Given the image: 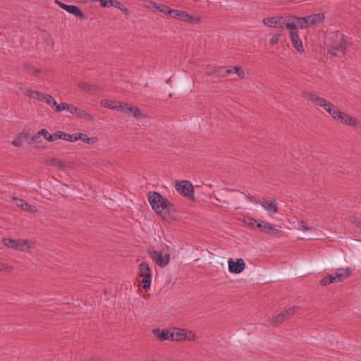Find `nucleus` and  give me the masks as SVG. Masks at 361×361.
I'll use <instances>...</instances> for the list:
<instances>
[{"label": "nucleus", "mask_w": 361, "mask_h": 361, "mask_svg": "<svg viewBox=\"0 0 361 361\" xmlns=\"http://www.w3.org/2000/svg\"><path fill=\"white\" fill-rule=\"evenodd\" d=\"M78 137L79 140L87 144H94L97 140V138L96 137H90L86 134L84 133H78Z\"/></svg>", "instance_id": "cd10ccee"}, {"label": "nucleus", "mask_w": 361, "mask_h": 361, "mask_svg": "<svg viewBox=\"0 0 361 361\" xmlns=\"http://www.w3.org/2000/svg\"><path fill=\"white\" fill-rule=\"evenodd\" d=\"M260 205L270 214H276L278 211L276 202L274 199L263 198Z\"/></svg>", "instance_id": "dca6fc26"}, {"label": "nucleus", "mask_w": 361, "mask_h": 361, "mask_svg": "<svg viewBox=\"0 0 361 361\" xmlns=\"http://www.w3.org/2000/svg\"><path fill=\"white\" fill-rule=\"evenodd\" d=\"M286 318L285 317L284 314H279L274 318L272 323L273 324L276 325L281 323Z\"/></svg>", "instance_id": "2f4dec72"}, {"label": "nucleus", "mask_w": 361, "mask_h": 361, "mask_svg": "<svg viewBox=\"0 0 361 361\" xmlns=\"http://www.w3.org/2000/svg\"><path fill=\"white\" fill-rule=\"evenodd\" d=\"M0 271H11V267L8 264H0Z\"/></svg>", "instance_id": "4c0bfd02"}, {"label": "nucleus", "mask_w": 361, "mask_h": 361, "mask_svg": "<svg viewBox=\"0 0 361 361\" xmlns=\"http://www.w3.org/2000/svg\"><path fill=\"white\" fill-rule=\"evenodd\" d=\"M307 98L315 105L323 107L334 119L349 126L358 125L359 121L355 117L341 112L336 106L326 99L311 93L307 94Z\"/></svg>", "instance_id": "f257e3e1"}, {"label": "nucleus", "mask_w": 361, "mask_h": 361, "mask_svg": "<svg viewBox=\"0 0 361 361\" xmlns=\"http://www.w3.org/2000/svg\"><path fill=\"white\" fill-rule=\"evenodd\" d=\"M152 332L153 334L161 341L166 340L172 341L173 332L168 329H154Z\"/></svg>", "instance_id": "f3484780"}, {"label": "nucleus", "mask_w": 361, "mask_h": 361, "mask_svg": "<svg viewBox=\"0 0 361 361\" xmlns=\"http://www.w3.org/2000/svg\"><path fill=\"white\" fill-rule=\"evenodd\" d=\"M2 242L8 248L22 252L28 251L34 246V242L30 240L4 238H3Z\"/></svg>", "instance_id": "7ed1b4c3"}, {"label": "nucleus", "mask_w": 361, "mask_h": 361, "mask_svg": "<svg viewBox=\"0 0 361 361\" xmlns=\"http://www.w3.org/2000/svg\"><path fill=\"white\" fill-rule=\"evenodd\" d=\"M183 341H194L196 338L195 334L192 331L184 329Z\"/></svg>", "instance_id": "c85d7f7f"}, {"label": "nucleus", "mask_w": 361, "mask_h": 361, "mask_svg": "<svg viewBox=\"0 0 361 361\" xmlns=\"http://www.w3.org/2000/svg\"><path fill=\"white\" fill-rule=\"evenodd\" d=\"M93 1H99L102 7L114 6L118 8L124 13H128V9L116 0H93Z\"/></svg>", "instance_id": "a211bd4d"}, {"label": "nucleus", "mask_w": 361, "mask_h": 361, "mask_svg": "<svg viewBox=\"0 0 361 361\" xmlns=\"http://www.w3.org/2000/svg\"><path fill=\"white\" fill-rule=\"evenodd\" d=\"M50 164L51 166H58V167H62V166H63V164L56 159H51L50 161Z\"/></svg>", "instance_id": "58836bf2"}, {"label": "nucleus", "mask_w": 361, "mask_h": 361, "mask_svg": "<svg viewBox=\"0 0 361 361\" xmlns=\"http://www.w3.org/2000/svg\"><path fill=\"white\" fill-rule=\"evenodd\" d=\"M71 138L68 139L69 142H75L79 140L78 133L70 135Z\"/></svg>", "instance_id": "a19ab883"}, {"label": "nucleus", "mask_w": 361, "mask_h": 361, "mask_svg": "<svg viewBox=\"0 0 361 361\" xmlns=\"http://www.w3.org/2000/svg\"><path fill=\"white\" fill-rule=\"evenodd\" d=\"M279 35H274L271 38L270 41L272 44H276L279 41Z\"/></svg>", "instance_id": "79ce46f5"}, {"label": "nucleus", "mask_w": 361, "mask_h": 361, "mask_svg": "<svg viewBox=\"0 0 361 361\" xmlns=\"http://www.w3.org/2000/svg\"><path fill=\"white\" fill-rule=\"evenodd\" d=\"M56 3L58 4L61 8L64 9L68 13L74 15L75 17H78L80 19L85 18L84 14L78 6L74 5H67L58 1H56Z\"/></svg>", "instance_id": "ddd939ff"}, {"label": "nucleus", "mask_w": 361, "mask_h": 361, "mask_svg": "<svg viewBox=\"0 0 361 361\" xmlns=\"http://www.w3.org/2000/svg\"><path fill=\"white\" fill-rule=\"evenodd\" d=\"M231 73H233V70L231 68L225 69L224 68H219L218 69L215 70L214 75L216 77L223 78Z\"/></svg>", "instance_id": "bb28decb"}, {"label": "nucleus", "mask_w": 361, "mask_h": 361, "mask_svg": "<svg viewBox=\"0 0 361 361\" xmlns=\"http://www.w3.org/2000/svg\"><path fill=\"white\" fill-rule=\"evenodd\" d=\"M296 309L297 308L295 307L289 308L287 310H286L283 314H285V317L287 319L288 317H290L295 313Z\"/></svg>", "instance_id": "c9c22d12"}, {"label": "nucleus", "mask_w": 361, "mask_h": 361, "mask_svg": "<svg viewBox=\"0 0 361 361\" xmlns=\"http://www.w3.org/2000/svg\"><path fill=\"white\" fill-rule=\"evenodd\" d=\"M66 111H68L72 115H75V116H77L80 118H85L87 115L85 111L79 109L76 106H75L72 104H68V106H66Z\"/></svg>", "instance_id": "b1692460"}, {"label": "nucleus", "mask_w": 361, "mask_h": 361, "mask_svg": "<svg viewBox=\"0 0 361 361\" xmlns=\"http://www.w3.org/2000/svg\"><path fill=\"white\" fill-rule=\"evenodd\" d=\"M13 199L14 201H16V207H20L23 210L32 213H35L37 212V209L36 207L29 204L24 200L19 199L16 197H13Z\"/></svg>", "instance_id": "6ab92c4d"}, {"label": "nucleus", "mask_w": 361, "mask_h": 361, "mask_svg": "<svg viewBox=\"0 0 361 361\" xmlns=\"http://www.w3.org/2000/svg\"><path fill=\"white\" fill-rule=\"evenodd\" d=\"M175 188L179 193L185 196L193 197V186L189 181L185 180L178 181L175 185Z\"/></svg>", "instance_id": "9b49d317"}, {"label": "nucleus", "mask_w": 361, "mask_h": 361, "mask_svg": "<svg viewBox=\"0 0 361 361\" xmlns=\"http://www.w3.org/2000/svg\"><path fill=\"white\" fill-rule=\"evenodd\" d=\"M233 70V73H235L240 78H243L245 77L244 71L238 66H235Z\"/></svg>", "instance_id": "f704fd0d"}, {"label": "nucleus", "mask_w": 361, "mask_h": 361, "mask_svg": "<svg viewBox=\"0 0 361 361\" xmlns=\"http://www.w3.org/2000/svg\"><path fill=\"white\" fill-rule=\"evenodd\" d=\"M149 4L150 5H147V7L152 6V7L154 8L155 9H157V11H159V12L169 16L171 8H169V6H167L164 4H158V3H156L154 1H150Z\"/></svg>", "instance_id": "393cba45"}, {"label": "nucleus", "mask_w": 361, "mask_h": 361, "mask_svg": "<svg viewBox=\"0 0 361 361\" xmlns=\"http://www.w3.org/2000/svg\"><path fill=\"white\" fill-rule=\"evenodd\" d=\"M300 229L307 231L310 230V228L307 227L303 222H302L300 226Z\"/></svg>", "instance_id": "37998d69"}, {"label": "nucleus", "mask_w": 361, "mask_h": 361, "mask_svg": "<svg viewBox=\"0 0 361 361\" xmlns=\"http://www.w3.org/2000/svg\"><path fill=\"white\" fill-rule=\"evenodd\" d=\"M24 94L28 95L30 97L33 99H37L39 101H43L46 102L48 105H49L53 109L54 106L56 105V102L54 99V98L47 94H42L37 91L26 90L25 89L23 92Z\"/></svg>", "instance_id": "423d86ee"}, {"label": "nucleus", "mask_w": 361, "mask_h": 361, "mask_svg": "<svg viewBox=\"0 0 361 361\" xmlns=\"http://www.w3.org/2000/svg\"><path fill=\"white\" fill-rule=\"evenodd\" d=\"M336 40L329 47V52L334 56H338V52L345 54L347 44L346 39L342 35H336Z\"/></svg>", "instance_id": "39448f33"}, {"label": "nucleus", "mask_w": 361, "mask_h": 361, "mask_svg": "<svg viewBox=\"0 0 361 361\" xmlns=\"http://www.w3.org/2000/svg\"><path fill=\"white\" fill-rule=\"evenodd\" d=\"M102 106L112 109L116 111H121L125 114H132L137 121H145L147 120V115L142 111L137 106H131L126 103H121L116 100L104 99L100 102Z\"/></svg>", "instance_id": "f03ea898"}, {"label": "nucleus", "mask_w": 361, "mask_h": 361, "mask_svg": "<svg viewBox=\"0 0 361 361\" xmlns=\"http://www.w3.org/2000/svg\"><path fill=\"white\" fill-rule=\"evenodd\" d=\"M169 16L172 18L183 20L186 23H197L200 21V18L197 16H192L188 13L176 9L170 11Z\"/></svg>", "instance_id": "0eeeda50"}, {"label": "nucleus", "mask_w": 361, "mask_h": 361, "mask_svg": "<svg viewBox=\"0 0 361 361\" xmlns=\"http://www.w3.org/2000/svg\"><path fill=\"white\" fill-rule=\"evenodd\" d=\"M332 283H335V278L333 277L331 274L321 280V284L323 286H326Z\"/></svg>", "instance_id": "c756f323"}, {"label": "nucleus", "mask_w": 361, "mask_h": 361, "mask_svg": "<svg viewBox=\"0 0 361 361\" xmlns=\"http://www.w3.org/2000/svg\"><path fill=\"white\" fill-rule=\"evenodd\" d=\"M259 221H257L255 219H252V218H249L246 221L245 223L248 225V226H253L255 224H257Z\"/></svg>", "instance_id": "ea45409f"}, {"label": "nucleus", "mask_w": 361, "mask_h": 361, "mask_svg": "<svg viewBox=\"0 0 361 361\" xmlns=\"http://www.w3.org/2000/svg\"><path fill=\"white\" fill-rule=\"evenodd\" d=\"M56 140L61 139V140H63L68 141V139L71 138L70 134L63 133L62 131L56 132Z\"/></svg>", "instance_id": "7c9ffc66"}, {"label": "nucleus", "mask_w": 361, "mask_h": 361, "mask_svg": "<svg viewBox=\"0 0 361 361\" xmlns=\"http://www.w3.org/2000/svg\"><path fill=\"white\" fill-rule=\"evenodd\" d=\"M41 136H43L44 139L48 140L49 142H54L56 140V133L51 134L46 129H41L39 130L34 136L33 140H37Z\"/></svg>", "instance_id": "412c9836"}, {"label": "nucleus", "mask_w": 361, "mask_h": 361, "mask_svg": "<svg viewBox=\"0 0 361 361\" xmlns=\"http://www.w3.org/2000/svg\"><path fill=\"white\" fill-rule=\"evenodd\" d=\"M307 27H309V25L306 17H287L286 28L288 30H297V28L298 27L300 29H305Z\"/></svg>", "instance_id": "1a4fd4ad"}, {"label": "nucleus", "mask_w": 361, "mask_h": 361, "mask_svg": "<svg viewBox=\"0 0 361 361\" xmlns=\"http://www.w3.org/2000/svg\"><path fill=\"white\" fill-rule=\"evenodd\" d=\"M351 270L349 268L338 269L334 273L331 274L335 278V283L343 281L350 275Z\"/></svg>", "instance_id": "aec40b11"}, {"label": "nucleus", "mask_w": 361, "mask_h": 361, "mask_svg": "<svg viewBox=\"0 0 361 361\" xmlns=\"http://www.w3.org/2000/svg\"><path fill=\"white\" fill-rule=\"evenodd\" d=\"M24 142V138L22 135L16 137L12 142V145L15 147H20Z\"/></svg>", "instance_id": "473e14b6"}, {"label": "nucleus", "mask_w": 361, "mask_h": 361, "mask_svg": "<svg viewBox=\"0 0 361 361\" xmlns=\"http://www.w3.org/2000/svg\"><path fill=\"white\" fill-rule=\"evenodd\" d=\"M289 35L294 48L298 52H302L304 51L302 42L298 35V30H289Z\"/></svg>", "instance_id": "4468645a"}, {"label": "nucleus", "mask_w": 361, "mask_h": 361, "mask_svg": "<svg viewBox=\"0 0 361 361\" xmlns=\"http://www.w3.org/2000/svg\"><path fill=\"white\" fill-rule=\"evenodd\" d=\"M148 200L152 208L157 214H161L168 206L166 199L156 192H149Z\"/></svg>", "instance_id": "20e7f679"}, {"label": "nucleus", "mask_w": 361, "mask_h": 361, "mask_svg": "<svg viewBox=\"0 0 361 361\" xmlns=\"http://www.w3.org/2000/svg\"><path fill=\"white\" fill-rule=\"evenodd\" d=\"M66 106H68L67 103L63 102V103H61V104H58L56 102V105L54 106V110L57 111V112H61V111H62L63 110H66Z\"/></svg>", "instance_id": "72a5a7b5"}, {"label": "nucleus", "mask_w": 361, "mask_h": 361, "mask_svg": "<svg viewBox=\"0 0 361 361\" xmlns=\"http://www.w3.org/2000/svg\"><path fill=\"white\" fill-rule=\"evenodd\" d=\"M245 268V264L243 259H238L237 261L230 259L228 261V270L231 273L239 274Z\"/></svg>", "instance_id": "2eb2a0df"}, {"label": "nucleus", "mask_w": 361, "mask_h": 361, "mask_svg": "<svg viewBox=\"0 0 361 361\" xmlns=\"http://www.w3.org/2000/svg\"><path fill=\"white\" fill-rule=\"evenodd\" d=\"M79 87L80 89H82L85 91H87V92H91L92 91V88L90 87V85H89L87 83H85V82H81L79 84Z\"/></svg>", "instance_id": "e433bc0d"}, {"label": "nucleus", "mask_w": 361, "mask_h": 361, "mask_svg": "<svg viewBox=\"0 0 361 361\" xmlns=\"http://www.w3.org/2000/svg\"><path fill=\"white\" fill-rule=\"evenodd\" d=\"M149 256L160 267L166 266L170 262V255L165 254L164 255L157 250H152L149 252Z\"/></svg>", "instance_id": "9d476101"}, {"label": "nucleus", "mask_w": 361, "mask_h": 361, "mask_svg": "<svg viewBox=\"0 0 361 361\" xmlns=\"http://www.w3.org/2000/svg\"><path fill=\"white\" fill-rule=\"evenodd\" d=\"M267 26L275 28H286L287 18L283 17H268L263 20Z\"/></svg>", "instance_id": "f8f14e48"}, {"label": "nucleus", "mask_w": 361, "mask_h": 361, "mask_svg": "<svg viewBox=\"0 0 361 361\" xmlns=\"http://www.w3.org/2000/svg\"><path fill=\"white\" fill-rule=\"evenodd\" d=\"M173 332V337L172 341H183V336H184V329H176L174 331H172Z\"/></svg>", "instance_id": "a878e982"}, {"label": "nucleus", "mask_w": 361, "mask_h": 361, "mask_svg": "<svg viewBox=\"0 0 361 361\" xmlns=\"http://www.w3.org/2000/svg\"><path fill=\"white\" fill-rule=\"evenodd\" d=\"M306 18L310 27L321 23L324 20V16L323 13H315L306 16Z\"/></svg>", "instance_id": "5701e85b"}, {"label": "nucleus", "mask_w": 361, "mask_h": 361, "mask_svg": "<svg viewBox=\"0 0 361 361\" xmlns=\"http://www.w3.org/2000/svg\"><path fill=\"white\" fill-rule=\"evenodd\" d=\"M139 273L140 276L142 278V288L144 289L149 288L152 281V271L149 269V264L147 262H142L140 264Z\"/></svg>", "instance_id": "6e6552de"}, {"label": "nucleus", "mask_w": 361, "mask_h": 361, "mask_svg": "<svg viewBox=\"0 0 361 361\" xmlns=\"http://www.w3.org/2000/svg\"><path fill=\"white\" fill-rule=\"evenodd\" d=\"M257 226L262 231H264V233L268 234H270L274 231H278L277 226L272 225L268 222L259 221L257 224Z\"/></svg>", "instance_id": "4be33fe9"}]
</instances>
